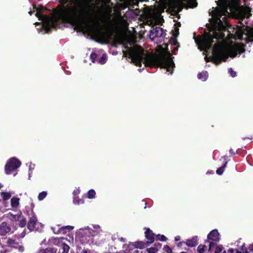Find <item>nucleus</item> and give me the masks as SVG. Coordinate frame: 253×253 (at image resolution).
I'll list each match as a JSON object with an SVG mask.
<instances>
[{"mask_svg":"<svg viewBox=\"0 0 253 253\" xmlns=\"http://www.w3.org/2000/svg\"><path fill=\"white\" fill-rule=\"evenodd\" d=\"M208 253H219L223 250V248L221 245H217L216 243L210 242Z\"/></svg>","mask_w":253,"mask_h":253,"instance_id":"9","label":"nucleus"},{"mask_svg":"<svg viewBox=\"0 0 253 253\" xmlns=\"http://www.w3.org/2000/svg\"><path fill=\"white\" fill-rule=\"evenodd\" d=\"M207 248L206 246L200 245L197 248V251L198 253H204L206 249Z\"/></svg>","mask_w":253,"mask_h":253,"instance_id":"30","label":"nucleus"},{"mask_svg":"<svg viewBox=\"0 0 253 253\" xmlns=\"http://www.w3.org/2000/svg\"><path fill=\"white\" fill-rule=\"evenodd\" d=\"M181 253H186V252H181Z\"/></svg>","mask_w":253,"mask_h":253,"instance_id":"53","label":"nucleus"},{"mask_svg":"<svg viewBox=\"0 0 253 253\" xmlns=\"http://www.w3.org/2000/svg\"><path fill=\"white\" fill-rule=\"evenodd\" d=\"M186 245L190 247H193L198 244V238L197 236H194L190 239H188L186 242Z\"/></svg>","mask_w":253,"mask_h":253,"instance_id":"14","label":"nucleus"},{"mask_svg":"<svg viewBox=\"0 0 253 253\" xmlns=\"http://www.w3.org/2000/svg\"><path fill=\"white\" fill-rule=\"evenodd\" d=\"M61 246L62 251V253H68L70 249L69 246L64 243H61Z\"/></svg>","mask_w":253,"mask_h":253,"instance_id":"24","label":"nucleus"},{"mask_svg":"<svg viewBox=\"0 0 253 253\" xmlns=\"http://www.w3.org/2000/svg\"><path fill=\"white\" fill-rule=\"evenodd\" d=\"M7 217L12 221H19V225L21 227H24L26 224L27 221L25 218L22 215V213L19 211L17 214H13L10 212L7 213Z\"/></svg>","mask_w":253,"mask_h":253,"instance_id":"6","label":"nucleus"},{"mask_svg":"<svg viewBox=\"0 0 253 253\" xmlns=\"http://www.w3.org/2000/svg\"><path fill=\"white\" fill-rule=\"evenodd\" d=\"M33 171H28V179H30L32 177Z\"/></svg>","mask_w":253,"mask_h":253,"instance_id":"42","label":"nucleus"},{"mask_svg":"<svg viewBox=\"0 0 253 253\" xmlns=\"http://www.w3.org/2000/svg\"><path fill=\"white\" fill-rule=\"evenodd\" d=\"M73 202L75 204L80 205L84 203V201L82 199H79L78 197H74Z\"/></svg>","mask_w":253,"mask_h":253,"instance_id":"28","label":"nucleus"},{"mask_svg":"<svg viewBox=\"0 0 253 253\" xmlns=\"http://www.w3.org/2000/svg\"><path fill=\"white\" fill-rule=\"evenodd\" d=\"M51 229L54 232V233L58 234L60 233H62V231L61 230V227H59V226L57 225L55 227H51Z\"/></svg>","mask_w":253,"mask_h":253,"instance_id":"27","label":"nucleus"},{"mask_svg":"<svg viewBox=\"0 0 253 253\" xmlns=\"http://www.w3.org/2000/svg\"><path fill=\"white\" fill-rule=\"evenodd\" d=\"M150 24H152L154 22H156V18L154 16H151L150 17Z\"/></svg>","mask_w":253,"mask_h":253,"instance_id":"38","label":"nucleus"},{"mask_svg":"<svg viewBox=\"0 0 253 253\" xmlns=\"http://www.w3.org/2000/svg\"><path fill=\"white\" fill-rule=\"evenodd\" d=\"M47 194V193L46 191H42L38 195V200L39 201H42L46 197Z\"/></svg>","mask_w":253,"mask_h":253,"instance_id":"26","label":"nucleus"},{"mask_svg":"<svg viewBox=\"0 0 253 253\" xmlns=\"http://www.w3.org/2000/svg\"><path fill=\"white\" fill-rule=\"evenodd\" d=\"M134 246L136 248L142 249L145 248L149 245L147 242H143L142 241H137L135 242Z\"/></svg>","mask_w":253,"mask_h":253,"instance_id":"18","label":"nucleus"},{"mask_svg":"<svg viewBox=\"0 0 253 253\" xmlns=\"http://www.w3.org/2000/svg\"><path fill=\"white\" fill-rule=\"evenodd\" d=\"M235 252V249H229L228 251V253H233Z\"/></svg>","mask_w":253,"mask_h":253,"instance_id":"43","label":"nucleus"},{"mask_svg":"<svg viewBox=\"0 0 253 253\" xmlns=\"http://www.w3.org/2000/svg\"><path fill=\"white\" fill-rule=\"evenodd\" d=\"M42 253H55V251L53 249L48 248L42 251Z\"/></svg>","mask_w":253,"mask_h":253,"instance_id":"33","label":"nucleus"},{"mask_svg":"<svg viewBox=\"0 0 253 253\" xmlns=\"http://www.w3.org/2000/svg\"><path fill=\"white\" fill-rule=\"evenodd\" d=\"M213 171L212 170H208L207 172V174H213Z\"/></svg>","mask_w":253,"mask_h":253,"instance_id":"46","label":"nucleus"},{"mask_svg":"<svg viewBox=\"0 0 253 253\" xmlns=\"http://www.w3.org/2000/svg\"><path fill=\"white\" fill-rule=\"evenodd\" d=\"M217 4L218 6L212 7L209 12L212 17L209 32L194 39L198 48L203 50L204 54L211 50L212 56H206L205 61L207 62L211 60L218 65L229 57L234 58L238 54L245 52V45L234 42L232 39L253 43V27L246 26L248 19L252 15L250 8L246 7L238 11L237 18L241 25L232 28L226 18L236 9V0H218Z\"/></svg>","mask_w":253,"mask_h":253,"instance_id":"1","label":"nucleus"},{"mask_svg":"<svg viewBox=\"0 0 253 253\" xmlns=\"http://www.w3.org/2000/svg\"><path fill=\"white\" fill-rule=\"evenodd\" d=\"M229 152H230V154H231L232 155H235V153L234 152L233 150L232 149H231V148L229 150Z\"/></svg>","mask_w":253,"mask_h":253,"instance_id":"45","label":"nucleus"},{"mask_svg":"<svg viewBox=\"0 0 253 253\" xmlns=\"http://www.w3.org/2000/svg\"><path fill=\"white\" fill-rule=\"evenodd\" d=\"M163 34V29L160 27L153 28L150 32V39L153 41L156 38L161 37Z\"/></svg>","mask_w":253,"mask_h":253,"instance_id":"8","label":"nucleus"},{"mask_svg":"<svg viewBox=\"0 0 253 253\" xmlns=\"http://www.w3.org/2000/svg\"><path fill=\"white\" fill-rule=\"evenodd\" d=\"M197 77L199 80H201L202 81H205L208 78V73L207 71H204L199 73L197 75Z\"/></svg>","mask_w":253,"mask_h":253,"instance_id":"17","label":"nucleus"},{"mask_svg":"<svg viewBox=\"0 0 253 253\" xmlns=\"http://www.w3.org/2000/svg\"><path fill=\"white\" fill-rule=\"evenodd\" d=\"M139 253V251L137 249H135L134 251H132V252H131V253Z\"/></svg>","mask_w":253,"mask_h":253,"instance_id":"47","label":"nucleus"},{"mask_svg":"<svg viewBox=\"0 0 253 253\" xmlns=\"http://www.w3.org/2000/svg\"><path fill=\"white\" fill-rule=\"evenodd\" d=\"M222 158L223 159L224 161H225V162L224 164L222 166H221L216 170V173L218 175H221L223 173L228 162L227 157L226 156H224L223 157H222Z\"/></svg>","mask_w":253,"mask_h":253,"instance_id":"15","label":"nucleus"},{"mask_svg":"<svg viewBox=\"0 0 253 253\" xmlns=\"http://www.w3.org/2000/svg\"><path fill=\"white\" fill-rule=\"evenodd\" d=\"M141 70H142V69H138V71H139L140 72L141 71Z\"/></svg>","mask_w":253,"mask_h":253,"instance_id":"52","label":"nucleus"},{"mask_svg":"<svg viewBox=\"0 0 253 253\" xmlns=\"http://www.w3.org/2000/svg\"><path fill=\"white\" fill-rule=\"evenodd\" d=\"M156 239L157 240L166 241L167 239L164 235H158L156 237Z\"/></svg>","mask_w":253,"mask_h":253,"instance_id":"32","label":"nucleus"},{"mask_svg":"<svg viewBox=\"0 0 253 253\" xmlns=\"http://www.w3.org/2000/svg\"><path fill=\"white\" fill-rule=\"evenodd\" d=\"M19 251L20 252H23V251H24V248H23V247H19Z\"/></svg>","mask_w":253,"mask_h":253,"instance_id":"48","label":"nucleus"},{"mask_svg":"<svg viewBox=\"0 0 253 253\" xmlns=\"http://www.w3.org/2000/svg\"><path fill=\"white\" fill-rule=\"evenodd\" d=\"M110 236L109 233L103 231L98 224L84 226L76 232V237L83 244H94L99 245L104 243Z\"/></svg>","mask_w":253,"mask_h":253,"instance_id":"3","label":"nucleus"},{"mask_svg":"<svg viewBox=\"0 0 253 253\" xmlns=\"http://www.w3.org/2000/svg\"><path fill=\"white\" fill-rule=\"evenodd\" d=\"M180 240V237L179 236H177L175 237V241H178Z\"/></svg>","mask_w":253,"mask_h":253,"instance_id":"44","label":"nucleus"},{"mask_svg":"<svg viewBox=\"0 0 253 253\" xmlns=\"http://www.w3.org/2000/svg\"><path fill=\"white\" fill-rule=\"evenodd\" d=\"M24 213L29 217V221L27 225L28 229L30 231H34V230H37L36 228V225L38 223V219L33 209L30 207H26Z\"/></svg>","mask_w":253,"mask_h":253,"instance_id":"4","label":"nucleus"},{"mask_svg":"<svg viewBox=\"0 0 253 253\" xmlns=\"http://www.w3.org/2000/svg\"><path fill=\"white\" fill-rule=\"evenodd\" d=\"M146 238L148 240L147 241L149 245L154 241V234L152 230L149 228H147L145 232Z\"/></svg>","mask_w":253,"mask_h":253,"instance_id":"11","label":"nucleus"},{"mask_svg":"<svg viewBox=\"0 0 253 253\" xmlns=\"http://www.w3.org/2000/svg\"><path fill=\"white\" fill-rule=\"evenodd\" d=\"M117 23L119 25L121 26H126L127 25L126 20L121 16L118 17Z\"/></svg>","mask_w":253,"mask_h":253,"instance_id":"21","label":"nucleus"},{"mask_svg":"<svg viewBox=\"0 0 253 253\" xmlns=\"http://www.w3.org/2000/svg\"><path fill=\"white\" fill-rule=\"evenodd\" d=\"M74 227L73 226L68 225L62 226L61 227V230L62 231V234H66L68 232L73 230Z\"/></svg>","mask_w":253,"mask_h":253,"instance_id":"20","label":"nucleus"},{"mask_svg":"<svg viewBox=\"0 0 253 253\" xmlns=\"http://www.w3.org/2000/svg\"><path fill=\"white\" fill-rule=\"evenodd\" d=\"M26 166L28 167V171H33L35 167V165L33 164L32 162L26 164Z\"/></svg>","mask_w":253,"mask_h":253,"instance_id":"31","label":"nucleus"},{"mask_svg":"<svg viewBox=\"0 0 253 253\" xmlns=\"http://www.w3.org/2000/svg\"><path fill=\"white\" fill-rule=\"evenodd\" d=\"M12 195V193L10 192H0V196L4 201H7L10 199Z\"/></svg>","mask_w":253,"mask_h":253,"instance_id":"19","label":"nucleus"},{"mask_svg":"<svg viewBox=\"0 0 253 253\" xmlns=\"http://www.w3.org/2000/svg\"><path fill=\"white\" fill-rule=\"evenodd\" d=\"M80 193V190L79 189V188H76V189H75L73 192V194L74 195V197H76L77 195H78V194H79V193Z\"/></svg>","mask_w":253,"mask_h":253,"instance_id":"39","label":"nucleus"},{"mask_svg":"<svg viewBox=\"0 0 253 253\" xmlns=\"http://www.w3.org/2000/svg\"><path fill=\"white\" fill-rule=\"evenodd\" d=\"M220 253H226V251L224 250L223 252H220Z\"/></svg>","mask_w":253,"mask_h":253,"instance_id":"51","label":"nucleus"},{"mask_svg":"<svg viewBox=\"0 0 253 253\" xmlns=\"http://www.w3.org/2000/svg\"><path fill=\"white\" fill-rule=\"evenodd\" d=\"M63 238L52 237L49 239L48 241L49 244L51 245H54L60 246L61 245V243H63Z\"/></svg>","mask_w":253,"mask_h":253,"instance_id":"13","label":"nucleus"},{"mask_svg":"<svg viewBox=\"0 0 253 253\" xmlns=\"http://www.w3.org/2000/svg\"><path fill=\"white\" fill-rule=\"evenodd\" d=\"M228 73L232 77H235L237 76L236 72L234 71L232 68L228 69Z\"/></svg>","mask_w":253,"mask_h":253,"instance_id":"35","label":"nucleus"},{"mask_svg":"<svg viewBox=\"0 0 253 253\" xmlns=\"http://www.w3.org/2000/svg\"><path fill=\"white\" fill-rule=\"evenodd\" d=\"M5 253V252H3V251H2V250H0V253Z\"/></svg>","mask_w":253,"mask_h":253,"instance_id":"50","label":"nucleus"},{"mask_svg":"<svg viewBox=\"0 0 253 253\" xmlns=\"http://www.w3.org/2000/svg\"><path fill=\"white\" fill-rule=\"evenodd\" d=\"M125 48L126 50L123 51L124 56L130 58L131 62L136 66H141L143 63L145 67L159 66L172 74L175 64L169 52L156 57L148 52H145L143 48L136 44L130 47L126 46Z\"/></svg>","mask_w":253,"mask_h":253,"instance_id":"2","label":"nucleus"},{"mask_svg":"<svg viewBox=\"0 0 253 253\" xmlns=\"http://www.w3.org/2000/svg\"><path fill=\"white\" fill-rule=\"evenodd\" d=\"M207 241L206 243L218 242L220 240V234L217 229L211 230L207 236Z\"/></svg>","mask_w":253,"mask_h":253,"instance_id":"7","label":"nucleus"},{"mask_svg":"<svg viewBox=\"0 0 253 253\" xmlns=\"http://www.w3.org/2000/svg\"><path fill=\"white\" fill-rule=\"evenodd\" d=\"M198 3L195 0L190 1L188 2L189 6L190 8H194L197 6Z\"/></svg>","mask_w":253,"mask_h":253,"instance_id":"34","label":"nucleus"},{"mask_svg":"<svg viewBox=\"0 0 253 253\" xmlns=\"http://www.w3.org/2000/svg\"><path fill=\"white\" fill-rule=\"evenodd\" d=\"M235 252V253H241V252H240L237 249H235V252Z\"/></svg>","mask_w":253,"mask_h":253,"instance_id":"49","label":"nucleus"},{"mask_svg":"<svg viewBox=\"0 0 253 253\" xmlns=\"http://www.w3.org/2000/svg\"><path fill=\"white\" fill-rule=\"evenodd\" d=\"M20 199L17 197H13L11 199L10 205L12 210L14 211H16L18 207L19 206Z\"/></svg>","mask_w":253,"mask_h":253,"instance_id":"12","label":"nucleus"},{"mask_svg":"<svg viewBox=\"0 0 253 253\" xmlns=\"http://www.w3.org/2000/svg\"><path fill=\"white\" fill-rule=\"evenodd\" d=\"M178 44V42L176 40L173 41V47L172 53L174 54H176V52L178 50L179 45Z\"/></svg>","mask_w":253,"mask_h":253,"instance_id":"29","label":"nucleus"},{"mask_svg":"<svg viewBox=\"0 0 253 253\" xmlns=\"http://www.w3.org/2000/svg\"><path fill=\"white\" fill-rule=\"evenodd\" d=\"M97 55L96 53L93 52L91 54L90 58L93 63L95 62V60L97 58Z\"/></svg>","mask_w":253,"mask_h":253,"instance_id":"36","label":"nucleus"},{"mask_svg":"<svg viewBox=\"0 0 253 253\" xmlns=\"http://www.w3.org/2000/svg\"><path fill=\"white\" fill-rule=\"evenodd\" d=\"M162 245L161 244H155L154 247H151L147 249L149 253H155L159 249L161 248Z\"/></svg>","mask_w":253,"mask_h":253,"instance_id":"16","label":"nucleus"},{"mask_svg":"<svg viewBox=\"0 0 253 253\" xmlns=\"http://www.w3.org/2000/svg\"><path fill=\"white\" fill-rule=\"evenodd\" d=\"M26 235V232H25V230H24L20 234V237L21 238H23L24 237V236H25Z\"/></svg>","mask_w":253,"mask_h":253,"instance_id":"41","label":"nucleus"},{"mask_svg":"<svg viewBox=\"0 0 253 253\" xmlns=\"http://www.w3.org/2000/svg\"><path fill=\"white\" fill-rule=\"evenodd\" d=\"M86 197L88 199H94L96 197V192L93 189H90L86 193Z\"/></svg>","mask_w":253,"mask_h":253,"instance_id":"22","label":"nucleus"},{"mask_svg":"<svg viewBox=\"0 0 253 253\" xmlns=\"http://www.w3.org/2000/svg\"><path fill=\"white\" fill-rule=\"evenodd\" d=\"M15 243V242L14 240H12V239H9L7 241V244L9 245V246H12L13 245V244H14Z\"/></svg>","mask_w":253,"mask_h":253,"instance_id":"40","label":"nucleus"},{"mask_svg":"<svg viewBox=\"0 0 253 253\" xmlns=\"http://www.w3.org/2000/svg\"><path fill=\"white\" fill-rule=\"evenodd\" d=\"M164 250L168 253H170L171 252V249L168 245L164 246Z\"/></svg>","mask_w":253,"mask_h":253,"instance_id":"37","label":"nucleus"},{"mask_svg":"<svg viewBox=\"0 0 253 253\" xmlns=\"http://www.w3.org/2000/svg\"><path fill=\"white\" fill-rule=\"evenodd\" d=\"M249 251L244 247V245L242 246L241 251L243 253H250V252L253 253V244L249 246Z\"/></svg>","mask_w":253,"mask_h":253,"instance_id":"23","label":"nucleus"},{"mask_svg":"<svg viewBox=\"0 0 253 253\" xmlns=\"http://www.w3.org/2000/svg\"><path fill=\"white\" fill-rule=\"evenodd\" d=\"M107 61V55L105 53H103L102 56L98 59V63L100 64H104Z\"/></svg>","mask_w":253,"mask_h":253,"instance_id":"25","label":"nucleus"},{"mask_svg":"<svg viewBox=\"0 0 253 253\" xmlns=\"http://www.w3.org/2000/svg\"><path fill=\"white\" fill-rule=\"evenodd\" d=\"M21 162L16 158L13 157L8 160L5 166V171L7 174H10L19 168Z\"/></svg>","mask_w":253,"mask_h":253,"instance_id":"5","label":"nucleus"},{"mask_svg":"<svg viewBox=\"0 0 253 253\" xmlns=\"http://www.w3.org/2000/svg\"><path fill=\"white\" fill-rule=\"evenodd\" d=\"M11 230L10 225L6 222H3L0 224V235L3 236Z\"/></svg>","mask_w":253,"mask_h":253,"instance_id":"10","label":"nucleus"}]
</instances>
